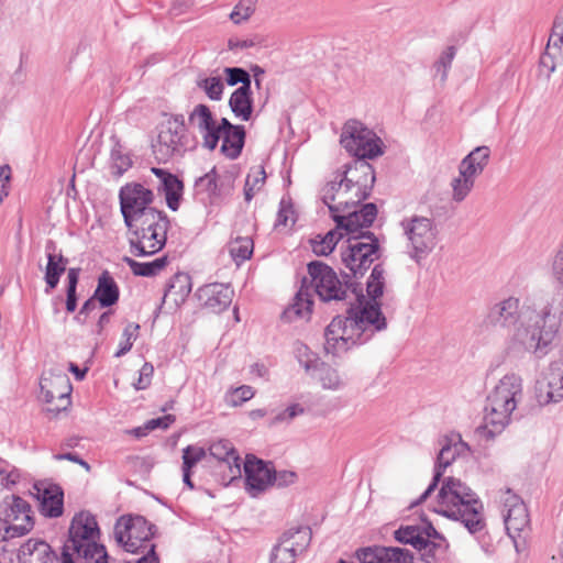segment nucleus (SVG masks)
Masks as SVG:
<instances>
[{
    "label": "nucleus",
    "instance_id": "f257e3e1",
    "mask_svg": "<svg viewBox=\"0 0 563 563\" xmlns=\"http://www.w3.org/2000/svg\"><path fill=\"white\" fill-rule=\"evenodd\" d=\"M311 287L322 301L346 300L353 295L357 301L346 316H338L325 328L324 349L328 353L339 355L356 344H364L375 333L386 328V318L376 301L383 295L385 277L384 269L376 265L367 280L368 299L355 289L343 285L336 273L327 264L316 261L308 265Z\"/></svg>",
    "mask_w": 563,
    "mask_h": 563
},
{
    "label": "nucleus",
    "instance_id": "f03ea898",
    "mask_svg": "<svg viewBox=\"0 0 563 563\" xmlns=\"http://www.w3.org/2000/svg\"><path fill=\"white\" fill-rule=\"evenodd\" d=\"M485 321L508 330V355L525 353L541 360L553 349L563 321V289L548 295L538 305L532 298L505 297L493 303Z\"/></svg>",
    "mask_w": 563,
    "mask_h": 563
},
{
    "label": "nucleus",
    "instance_id": "7ed1b4c3",
    "mask_svg": "<svg viewBox=\"0 0 563 563\" xmlns=\"http://www.w3.org/2000/svg\"><path fill=\"white\" fill-rule=\"evenodd\" d=\"M375 174L366 161H354L344 170L336 172L321 189V199L328 206L332 218L344 213L365 200L373 188Z\"/></svg>",
    "mask_w": 563,
    "mask_h": 563
},
{
    "label": "nucleus",
    "instance_id": "20e7f679",
    "mask_svg": "<svg viewBox=\"0 0 563 563\" xmlns=\"http://www.w3.org/2000/svg\"><path fill=\"white\" fill-rule=\"evenodd\" d=\"M433 511L462 522L472 534L486 527L483 503L465 483L455 477L443 479Z\"/></svg>",
    "mask_w": 563,
    "mask_h": 563
},
{
    "label": "nucleus",
    "instance_id": "39448f33",
    "mask_svg": "<svg viewBox=\"0 0 563 563\" xmlns=\"http://www.w3.org/2000/svg\"><path fill=\"white\" fill-rule=\"evenodd\" d=\"M522 398V377L517 373L505 374L486 398L483 432L487 438H494L505 430Z\"/></svg>",
    "mask_w": 563,
    "mask_h": 563
},
{
    "label": "nucleus",
    "instance_id": "423d86ee",
    "mask_svg": "<svg viewBox=\"0 0 563 563\" xmlns=\"http://www.w3.org/2000/svg\"><path fill=\"white\" fill-rule=\"evenodd\" d=\"M151 526L141 516L120 517L114 526V538L128 552L142 554L134 562L128 563H159L155 552V544L151 539Z\"/></svg>",
    "mask_w": 563,
    "mask_h": 563
},
{
    "label": "nucleus",
    "instance_id": "0eeeda50",
    "mask_svg": "<svg viewBox=\"0 0 563 563\" xmlns=\"http://www.w3.org/2000/svg\"><path fill=\"white\" fill-rule=\"evenodd\" d=\"M169 220L162 211H150L129 228L130 251L134 256H150L166 244Z\"/></svg>",
    "mask_w": 563,
    "mask_h": 563
},
{
    "label": "nucleus",
    "instance_id": "6e6552de",
    "mask_svg": "<svg viewBox=\"0 0 563 563\" xmlns=\"http://www.w3.org/2000/svg\"><path fill=\"white\" fill-rule=\"evenodd\" d=\"M490 148L477 146L459 164L457 175L451 179V197L454 202H462L473 190L476 179L489 163Z\"/></svg>",
    "mask_w": 563,
    "mask_h": 563
},
{
    "label": "nucleus",
    "instance_id": "1a4fd4ad",
    "mask_svg": "<svg viewBox=\"0 0 563 563\" xmlns=\"http://www.w3.org/2000/svg\"><path fill=\"white\" fill-rule=\"evenodd\" d=\"M407 239V252L410 258L420 263L435 247L437 229L433 221L422 216L404 218L400 222Z\"/></svg>",
    "mask_w": 563,
    "mask_h": 563
},
{
    "label": "nucleus",
    "instance_id": "9d476101",
    "mask_svg": "<svg viewBox=\"0 0 563 563\" xmlns=\"http://www.w3.org/2000/svg\"><path fill=\"white\" fill-rule=\"evenodd\" d=\"M340 142L357 161L373 159L384 154L382 140L357 120H349L343 125Z\"/></svg>",
    "mask_w": 563,
    "mask_h": 563
},
{
    "label": "nucleus",
    "instance_id": "9b49d317",
    "mask_svg": "<svg viewBox=\"0 0 563 563\" xmlns=\"http://www.w3.org/2000/svg\"><path fill=\"white\" fill-rule=\"evenodd\" d=\"M378 247L374 234L349 236L347 246L341 253L342 263L354 276L363 275L378 258Z\"/></svg>",
    "mask_w": 563,
    "mask_h": 563
},
{
    "label": "nucleus",
    "instance_id": "f8f14e48",
    "mask_svg": "<svg viewBox=\"0 0 563 563\" xmlns=\"http://www.w3.org/2000/svg\"><path fill=\"white\" fill-rule=\"evenodd\" d=\"M121 213L128 228H132L135 221L145 218V213L157 211L150 205L153 202L154 194L139 183H130L123 186L119 192Z\"/></svg>",
    "mask_w": 563,
    "mask_h": 563
},
{
    "label": "nucleus",
    "instance_id": "ddd939ff",
    "mask_svg": "<svg viewBox=\"0 0 563 563\" xmlns=\"http://www.w3.org/2000/svg\"><path fill=\"white\" fill-rule=\"evenodd\" d=\"M395 538L401 543L410 544L415 549L422 551V556H435L438 553H444L446 549L444 539L429 523L423 526H401L395 531Z\"/></svg>",
    "mask_w": 563,
    "mask_h": 563
},
{
    "label": "nucleus",
    "instance_id": "4468645a",
    "mask_svg": "<svg viewBox=\"0 0 563 563\" xmlns=\"http://www.w3.org/2000/svg\"><path fill=\"white\" fill-rule=\"evenodd\" d=\"M8 538H18L29 533L34 526L30 504L19 496L5 497L0 505Z\"/></svg>",
    "mask_w": 563,
    "mask_h": 563
},
{
    "label": "nucleus",
    "instance_id": "2eb2a0df",
    "mask_svg": "<svg viewBox=\"0 0 563 563\" xmlns=\"http://www.w3.org/2000/svg\"><path fill=\"white\" fill-rule=\"evenodd\" d=\"M186 129L183 118L172 117L159 126L153 152L159 162H167L185 152Z\"/></svg>",
    "mask_w": 563,
    "mask_h": 563
},
{
    "label": "nucleus",
    "instance_id": "dca6fc26",
    "mask_svg": "<svg viewBox=\"0 0 563 563\" xmlns=\"http://www.w3.org/2000/svg\"><path fill=\"white\" fill-rule=\"evenodd\" d=\"M188 122L191 129L200 135L205 148L213 151L218 146L222 131L221 120H216L208 106L203 103L195 106L189 113Z\"/></svg>",
    "mask_w": 563,
    "mask_h": 563
},
{
    "label": "nucleus",
    "instance_id": "f3484780",
    "mask_svg": "<svg viewBox=\"0 0 563 563\" xmlns=\"http://www.w3.org/2000/svg\"><path fill=\"white\" fill-rule=\"evenodd\" d=\"M99 527L95 516L89 511L76 514L69 527V542L71 549L78 554H84L87 548L98 544Z\"/></svg>",
    "mask_w": 563,
    "mask_h": 563
},
{
    "label": "nucleus",
    "instance_id": "a211bd4d",
    "mask_svg": "<svg viewBox=\"0 0 563 563\" xmlns=\"http://www.w3.org/2000/svg\"><path fill=\"white\" fill-rule=\"evenodd\" d=\"M503 517L508 536L516 539L529 527V515L522 499L510 489L501 493Z\"/></svg>",
    "mask_w": 563,
    "mask_h": 563
},
{
    "label": "nucleus",
    "instance_id": "6ab92c4d",
    "mask_svg": "<svg viewBox=\"0 0 563 563\" xmlns=\"http://www.w3.org/2000/svg\"><path fill=\"white\" fill-rule=\"evenodd\" d=\"M377 216V208L374 203H366L360 210L350 209L344 213H335L338 229L345 231L349 236L373 234L368 228Z\"/></svg>",
    "mask_w": 563,
    "mask_h": 563
},
{
    "label": "nucleus",
    "instance_id": "aec40b11",
    "mask_svg": "<svg viewBox=\"0 0 563 563\" xmlns=\"http://www.w3.org/2000/svg\"><path fill=\"white\" fill-rule=\"evenodd\" d=\"M470 451V448L466 442H464L461 437L452 435L451 438L445 440V443L442 445L437 460L435 471L433 475V479L431 484L428 486V488L421 494L419 499L411 504V506L418 505L423 503L430 494L435 489L443 471L450 466L454 460L467 453Z\"/></svg>",
    "mask_w": 563,
    "mask_h": 563
},
{
    "label": "nucleus",
    "instance_id": "412c9836",
    "mask_svg": "<svg viewBox=\"0 0 563 563\" xmlns=\"http://www.w3.org/2000/svg\"><path fill=\"white\" fill-rule=\"evenodd\" d=\"M534 395L540 406H547L563 399V345L560 360L553 362L549 374L537 382Z\"/></svg>",
    "mask_w": 563,
    "mask_h": 563
},
{
    "label": "nucleus",
    "instance_id": "4be33fe9",
    "mask_svg": "<svg viewBox=\"0 0 563 563\" xmlns=\"http://www.w3.org/2000/svg\"><path fill=\"white\" fill-rule=\"evenodd\" d=\"M244 473L246 490L252 497H256L273 484V466L255 456H246Z\"/></svg>",
    "mask_w": 563,
    "mask_h": 563
},
{
    "label": "nucleus",
    "instance_id": "5701e85b",
    "mask_svg": "<svg viewBox=\"0 0 563 563\" xmlns=\"http://www.w3.org/2000/svg\"><path fill=\"white\" fill-rule=\"evenodd\" d=\"M19 563H74L71 554L64 549L60 556H57L49 544L30 539L19 551Z\"/></svg>",
    "mask_w": 563,
    "mask_h": 563
},
{
    "label": "nucleus",
    "instance_id": "b1692460",
    "mask_svg": "<svg viewBox=\"0 0 563 563\" xmlns=\"http://www.w3.org/2000/svg\"><path fill=\"white\" fill-rule=\"evenodd\" d=\"M40 386V397L46 405H53L55 399H60L62 406H70L71 385L66 374L60 371L44 373Z\"/></svg>",
    "mask_w": 563,
    "mask_h": 563
},
{
    "label": "nucleus",
    "instance_id": "393cba45",
    "mask_svg": "<svg viewBox=\"0 0 563 563\" xmlns=\"http://www.w3.org/2000/svg\"><path fill=\"white\" fill-rule=\"evenodd\" d=\"M33 495L40 501V511L48 518H57L63 514L64 494L59 486L53 484H34Z\"/></svg>",
    "mask_w": 563,
    "mask_h": 563
},
{
    "label": "nucleus",
    "instance_id": "a878e982",
    "mask_svg": "<svg viewBox=\"0 0 563 563\" xmlns=\"http://www.w3.org/2000/svg\"><path fill=\"white\" fill-rule=\"evenodd\" d=\"M234 291L225 284L213 283L198 290L199 299L213 312L225 310L232 302Z\"/></svg>",
    "mask_w": 563,
    "mask_h": 563
},
{
    "label": "nucleus",
    "instance_id": "bb28decb",
    "mask_svg": "<svg viewBox=\"0 0 563 563\" xmlns=\"http://www.w3.org/2000/svg\"><path fill=\"white\" fill-rule=\"evenodd\" d=\"M221 153L230 158L235 159L240 156L245 141V130L242 125L232 124L227 118L221 119Z\"/></svg>",
    "mask_w": 563,
    "mask_h": 563
},
{
    "label": "nucleus",
    "instance_id": "cd10ccee",
    "mask_svg": "<svg viewBox=\"0 0 563 563\" xmlns=\"http://www.w3.org/2000/svg\"><path fill=\"white\" fill-rule=\"evenodd\" d=\"M152 173L158 178L157 189L165 195L168 208L176 211L183 195V183L175 175L162 168L153 167Z\"/></svg>",
    "mask_w": 563,
    "mask_h": 563
},
{
    "label": "nucleus",
    "instance_id": "c85d7f7f",
    "mask_svg": "<svg viewBox=\"0 0 563 563\" xmlns=\"http://www.w3.org/2000/svg\"><path fill=\"white\" fill-rule=\"evenodd\" d=\"M210 455L228 467L230 478L241 476V459L236 454L232 443L228 440H219L209 448Z\"/></svg>",
    "mask_w": 563,
    "mask_h": 563
},
{
    "label": "nucleus",
    "instance_id": "c756f323",
    "mask_svg": "<svg viewBox=\"0 0 563 563\" xmlns=\"http://www.w3.org/2000/svg\"><path fill=\"white\" fill-rule=\"evenodd\" d=\"M191 277L187 273L175 274L167 286L163 303H172L175 308L183 305L191 292Z\"/></svg>",
    "mask_w": 563,
    "mask_h": 563
},
{
    "label": "nucleus",
    "instance_id": "7c9ffc66",
    "mask_svg": "<svg viewBox=\"0 0 563 563\" xmlns=\"http://www.w3.org/2000/svg\"><path fill=\"white\" fill-rule=\"evenodd\" d=\"M45 250L47 252V265L45 269V282L47 285L46 292H49L54 289L60 276L66 271L67 260L64 258L62 254H55V243L53 241H48L46 243Z\"/></svg>",
    "mask_w": 563,
    "mask_h": 563
},
{
    "label": "nucleus",
    "instance_id": "2f4dec72",
    "mask_svg": "<svg viewBox=\"0 0 563 563\" xmlns=\"http://www.w3.org/2000/svg\"><path fill=\"white\" fill-rule=\"evenodd\" d=\"M312 295L310 287L303 279L302 285L295 296L294 302L285 310V317L289 321L296 319H308L312 312Z\"/></svg>",
    "mask_w": 563,
    "mask_h": 563
},
{
    "label": "nucleus",
    "instance_id": "473e14b6",
    "mask_svg": "<svg viewBox=\"0 0 563 563\" xmlns=\"http://www.w3.org/2000/svg\"><path fill=\"white\" fill-rule=\"evenodd\" d=\"M119 295L120 290L113 277L109 272H102L98 278V285L95 289L93 297L101 307L106 308L115 305L119 300Z\"/></svg>",
    "mask_w": 563,
    "mask_h": 563
},
{
    "label": "nucleus",
    "instance_id": "72a5a7b5",
    "mask_svg": "<svg viewBox=\"0 0 563 563\" xmlns=\"http://www.w3.org/2000/svg\"><path fill=\"white\" fill-rule=\"evenodd\" d=\"M229 107L236 119L249 121L253 113L251 88H236L229 99Z\"/></svg>",
    "mask_w": 563,
    "mask_h": 563
},
{
    "label": "nucleus",
    "instance_id": "f704fd0d",
    "mask_svg": "<svg viewBox=\"0 0 563 563\" xmlns=\"http://www.w3.org/2000/svg\"><path fill=\"white\" fill-rule=\"evenodd\" d=\"M311 537V529L309 527H296L283 534L280 543L298 555L309 547Z\"/></svg>",
    "mask_w": 563,
    "mask_h": 563
},
{
    "label": "nucleus",
    "instance_id": "c9c22d12",
    "mask_svg": "<svg viewBox=\"0 0 563 563\" xmlns=\"http://www.w3.org/2000/svg\"><path fill=\"white\" fill-rule=\"evenodd\" d=\"M123 262L130 267L135 276L152 277L159 274L167 265V256H161L152 262L141 263L131 257L124 256Z\"/></svg>",
    "mask_w": 563,
    "mask_h": 563
},
{
    "label": "nucleus",
    "instance_id": "e433bc0d",
    "mask_svg": "<svg viewBox=\"0 0 563 563\" xmlns=\"http://www.w3.org/2000/svg\"><path fill=\"white\" fill-rule=\"evenodd\" d=\"M343 238V232L338 229L330 230L324 236H317L311 240L312 252L318 256L329 255Z\"/></svg>",
    "mask_w": 563,
    "mask_h": 563
},
{
    "label": "nucleus",
    "instance_id": "4c0bfd02",
    "mask_svg": "<svg viewBox=\"0 0 563 563\" xmlns=\"http://www.w3.org/2000/svg\"><path fill=\"white\" fill-rule=\"evenodd\" d=\"M253 249V240L250 236H238L228 244V252L238 265L252 256Z\"/></svg>",
    "mask_w": 563,
    "mask_h": 563
},
{
    "label": "nucleus",
    "instance_id": "58836bf2",
    "mask_svg": "<svg viewBox=\"0 0 563 563\" xmlns=\"http://www.w3.org/2000/svg\"><path fill=\"white\" fill-rule=\"evenodd\" d=\"M265 180L266 173L263 166H254L250 169L244 185V199L247 202L263 188Z\"/></svg>",
    "mask_w": 563,
    "mask_h": 563
},
{
    "label": "nucleus",
    "instance_id": "ea45409f",
    "mask_svg": "<svg viewBox=\"0 0 563 563\" xmlns=\"http://www.w3.org/2000/svg\"><path fill=\"white\" fill-rule=\"evenodd\" d=\"M318 380L323 389L340 390L345 386L344 379L336 368L322 364L319 367Z\"/></svg>",
    "mask_w": 563,
    "mask_h": 563
},
{
    "label": "nucleus",
    "instance_id": "a19ab883",
    "mask_svg": "<svg viewBox=\"0 0 563 563\" xmlns=\"http://www.w3.org/2000/svg\"><path fill=\"white\" fill-rule=\"evenodd\" d=\"M197 86L207 95L210 100L220 101L223 96L224 84L221 77L210 76L199 78Z\"/></svg>",
    "mask_w": 563,
    "mask_h": 563
},
{
    "label": "nucleus",
    "instance_id": "79ce46f5",
    "mask_svg": "<svg viewBox=\"0 0 563 563\" xmlns=\"http://www.w3.org/2000/svg\"><path fill=\"white\" fill-rule=\"evenodd\" d=\"M255 395L251 386L242 385L236 388H231L225 393L224 401L230 407H239L252 399Z\"/></svg>",
    "mask_w": 563,
    "mask_h": 563
},
{
    "label": "nucleus",
    "instance_id": "37998d69",
    "mask_svg": "<svg viewBox=\"0 0 563 563\" xmlns=\"http://www.w3.org/2000/svg\"><path fill=\"white\" fill-rule=\"evenodd\" d=\"M110 157L112 173L117 176H121L132 165L130 156L124 153L122 146L119 143H115L112 147Z\"/></svg>",
    "mask_w": 563,
    "mask_h": 563
},
{
    "label": "nucleus",
    "instance_id": "c03bdc74",
    "mask_svg": "<svg viewBox=\"0 0 563 563\" xmlns=\"http://www.w3.org/2000/svg\"><path fill=\"white\" fill-rule=\"evenodd\" d=\"M140 325L137 323H129L122 333V339L119 343V350L115 352V357L126 354L133 346L134 341L139 336Z\"/></svg>",
    "mask_w": 563,
    "mask_h": 563
},
{
    "label": "nucleus",
    "instance_id": "a18cd8bd",
    "mask_svg": "<svg viewBox=\"0 0 563 563\" xmlns=\"http://www.w3.org/2000/svg\"><path fill=\"white\" fill-rule=\"evenodd\" d=\"M223 73L229 86L241 84L242 86L240 88H251V76L245 69L240 67H225Z\"/></svg>",
    "mask_w": 563,
    "mask_h": 563
},
{
    "label": "nucleus",
    "instance_id": "49530a36",
    "mask_svg": "<svg viewBox=\"0 0 563 563\" xmlns=\"http://www.w3.org/2000/svg\"><path fill=\"white\" fill-rule=\"evenodd\" d=\"M455 55V49L453 46L446 47L445 51L442 52L439 59L434 63L433 69L437 77L440 78L441 82H444L448 77V70L451 67Z\"/></svg>",
    "mask_w": 563,
    "mask_h": 563
},
{
    "label": "nucleus",
    "instance_id": "de8ad7c7",
    "mask_svg": "<svg viewBox=\"0 0 563 563\" xmlns=\"http://www.w3.org/2000/svg\"><path fill=\"white\" fill-rule=\"evenodd\" d=\"M255 0H240L230 14L234 24H240L251 18L255 11Z\"/></svg>",
    "mask_w": 563,
    "mask_h": 563
},
{
    "label": "nucleus",
    "instance_id": "09e8293b",
    "mask_svg": "<svg viewBox=\"0 0 563 563\" xmlns=\"http://www.w3.org/2000/svg\"><path fill=\"white\" fill-rule=\"evenodd\" d=\"M206 457V450L198 445H188L183 450V467L191 470Z\"/></svg>",
    "mask_w": 563,
    "mask_h": 563
},
{
    "label": "nucleus",
    "instance_id": "8fccbe9b",
    "mask_svg": "<svg viewBox=\"0 0 563 563\" xmlns=\"http://www.w3.org/2000/svg\"><path fill=\"white\" fill-rule=\"evenodd\" d=\"M67 297H66V310L74 312L77 308V284H78V272L75 268H70L67 275Z\"/></svg>",
    "mask_w": 563,
    "mask_h": 563
},
{
    "label": "nucleus",
    "instance_id": "3c124183",
    "mask_svg": "<svg viewBox=\"0 0 563 563\" xmlns=\"http://www.w3.org/2000/svg\"><path fill=\"white\" fill-rule=\"evenodd\" d=\"M296 357L298 358L299 364L305 368L306 372H310L312 368H316L318 365L317 356L309 350V347L305 344H297Z\"/></svg>",
    "mask_w": 563,
    "mask_h": 563
},
{
    "label": "nucleus",
    "instance_id": "603ef678",
    "mask_svg": "<svg viewBox=\"0 0 563 563\" xmlns=\"http://www.w3.org/2000/svg\"><path fill=\"white\" fill-rule=\"evenodd\" d=\"M386 553L384 547H374L358 550L356 556L361 563H383Z\"/></svg>",
    "mask_w": 563,
    "mask_h": 563
},
{
    "label": "nucleus",
    "instance_id": "864d4df0",
    "mask_svg": "<svg viewBox=\"0 0 563 563\" xmlns=\"http://www.w3.org/2000/svg\"><path fill=\"white\" fill-rule=\"evenodd\" d=\"M20 479V472L12 465L0 462V485L10 487Z\"/></svg>",
    "mask_w": 563,
    "mask_h": 563
},
{
    "label": "nucleus",
    "instance_id": "5fc2aeb1",
    "mask_svg": "<svg viewBox=\"0 0 563 563\" xmlns=\"http://www.w3.org/2000/svg\"><path fill=\"white\" fill-rule=\"evenodd\" d=\"M296 556L289 548L279 542L272 551L271 563H295Z\"/></svg>",
    "mask_w": 563,
    "mask_h": 563
},
{
    "label": "nucleus",
    "instance_id": "6e6d98bb",
    "mask_svg": "<svg viewBox=\"0 0 563 563\" xmlns=\"http://www.w3.org/2000/svg\"><path fill=\"white\" fill-rule=\"evenodd\" d=\"M387 552L384 555L383 563H411V555L408 551L399 549V548H385Z\"/></svg>",
    "mask_w": 563,
    "mask_h": 563
},
{
    "label": "nucleus",
    "instance_id": "4d7b16f0",
    "mask_svg": "<svg viewBox=\"0 0 563 563\" xmlns=\"http://www.w3.org/2000/svg\"><path fill=\"white\" fill-rule=\"evenodd\" d=\"M295 223L292 207L285 200H282L277 214L276 227H288Z\"/></svg>",
    "mask_w": 563,
    "mask_h": 563
},
{
    "label": "nucleus",
    "instance_id": "13d9d810",
    "mask_svg": "<svg viewBox=\"0 0 563 563\" xmlns=\"http://www.w3.org/2000/svg\"><path fill=\"white\" fill-rule=\"evenodd\" d=\"M154 373V367L151 363H144L139 372V378L133 384L136 390L145 389L150 386L152 376Z\"/></svg>",
    "mask_w": 563,
    "mask_h": 563
},
{
    "label": "nucleus",
    "instance_id": "bf43d9fd",
    "mask_svg": "<svg viewBox=\"0 0 563 563\" xmlns=\"http://www.w3.org/2000/svg\"><path fill=\"white\" fill-rule=\"evenodd\" d=\"M551 274L553 279L563 286V244H561L552 260Z\"/></svg>",
    "mask_w": 563,
    "mask_h": 563
},
{
    "label": "nucleus",
    "instance_id": "052dcab7",
    "mask_svg": "<svg viewBox=\"0 0 563 563\" xmlns=\"http://www.w3.org/2000/svg\"><path fill=\"white\" fill-rule=\"evenodd\" d=\"M86 559H93L95 563H108V554L102 544H92L81 554Z\"/></svg>",
    "mask_w": 563,
    "mask_h": 563
},
{
    "label": "nucleus",
    "instance_id": "680f3d73",
    "mask_svg": "<svg viewBox=\"0 0 563 563\" xmlns=\"http://www.w3.org/2000/svg\"><path fill=\"white\" fill-rule=\"evenodd\" d=\"M552 44L560 47L563 44V12L554 21L548 46Z\"/></svg>",
    "mask_w": 563,
    "mask_h": 563
},
{
    "label": "nucleus",
    "instance_id": "e2e57ef3",
    "mask_svg": "<svg viewBox=\"0 0 563 563\" xmlns=\"http://www.w3.org/2000/svg\"><path fill=\"white\" fill-rule=\"evenodd\" d=\"M303 412L305 409L301 405L292 404L275 417V422H289Z\"/></svg>",
    "mask_w": 563,
    "mask_h": 563
},
{
    "label": "nucleus",
    "instance_id": "0e129e2a",
    "mask_svg": "<svg viewBox=\"0 0 563 563\" xmlns=\"http://www.w3.org/2000/svg\"><path fill=\"white\" fill-rule=\"evenodd\" d=\"M216 179H217L216 168H212L209 173H207L206 175H203L202 177H200L197 180L196 186L199 188H205L209 194H214V191L217 189Z\"/></svg>",
    "mask_w": 563,
    "mask_h": 563
},
{
    "label": "nucleus",
    "instance_id": "69168bd1",
    "mask_svg": "<svg viewBox=\"0 0 563 563\" xmlns=\"http://www.w3.org/2000/svg\"><path fill=\"white\" fill-rule=\"evenodd\" d=\"M11 179V168L9 165L0 166V205L9 194V184Z\"/></svg>",
    "mask_w": 563,
    "mask_h": 563
},
{
    "label": "nucleus",
    "instance_id": "338daca9",
    "mask_svg": "<svg viewBox=\"0 0 563 563\" xmlns=\"http://www.w3.org/2000/svg\"><path fill=\"white\" fill-rule=\"evenodd\" d=\"M175 421L174 416L166 415L159 418L151 419L145 423V429L152 431L155 429H167Z\"/></svg>",
    "mask_w": 563,
    "mask_h": 563
},
{
    "label": "nucleus",
    "instance_id": "774afa93",
    "mask_svg": "<svg viewBox=\"0 0 563 563\" xmlns=\"http://www.w3.org/2000/svg\"><path fill=\"white\" fill-rule=\"evenodd\" d=\"M296 474L294 472H280L274 471L273 482L275 481L279 486L288 485L295 482Z\"/></svg>",
    "mask_w": 563,
    "mask_h": 563
}]
</instances>
